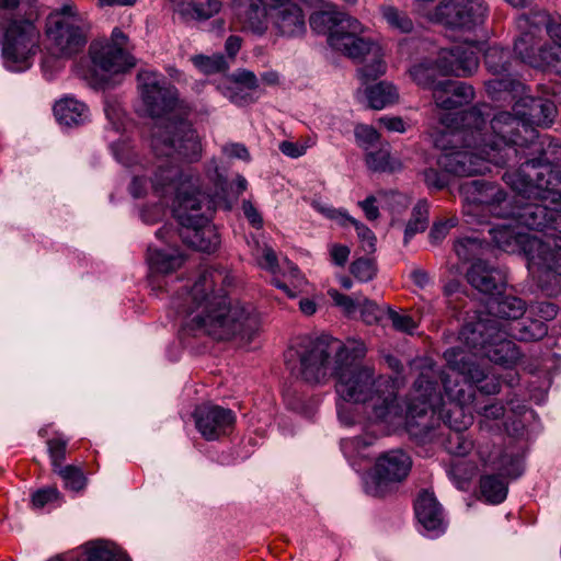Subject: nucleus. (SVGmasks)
Segmentation results:
<instances>
[{"label": "nucleus", "instance_id": "052dcab7", "mask_svg": "<svg viewBox=\"0 0 561 561\" xmlns=\"http://www.w3.org/2000/svg\"><path fill=\"white\" fill-rule=\"evenodd\" d=\"M229 81L247 89H255L257 87L255 75L248 70H238Z\"/></svg>", "mask_w": 561, "mask_h": 561}, {"label": "nucleus", "instance_id": "4c0bfd02", "mask_svg": "<svg viewBox=\"0 0 561 561\" xmlns=\"http://www.w3.org/2000/svg\"><path fill=\"white\" fill-rule=\"evenodd\" d=\"M428 226V204L422 199L412 209L411 218L404 230V243H408L416 233L423 232Z\"/></svg>", "mask_w": 561, "mask_h": 561}, {"label": "nucleus", "instance_id": "cd10ccee", "mask_svg": "<svg viewBox=\"0 0 561 561\" xmlns=\"http://www.w3.org/2000/svg\"><path fill=\"white\" fill-rule=\"evenodd\" d=\"M467 279L472 287L486 295L500 294L506 283L502 271L484 261H477L471 265Z\"/></svg>", "mask_w": 561, "mask_h": 561}, {"label": "nucleus", "instance_id": "2eb2a0df", "mask_svg": "<svg viewBox=\"0 0 561 561\" xmlns=\"http://www.w3.org/2000/svg\"><path fill=\"white\" fill-rule=\"evenodd\" d=\"M2 57L11 71H23L31 67L38 48L39 34L27 20H13L3 25Z\"/></svg>", "mask_w": 561, "mask_h": 561}, {"label": "nucleus", "instance_id": "0e129e2a", "mask_svg": "<svg viewBox=\"0 0 561 561\" xmlns=\"http://www.w3.org/2000/svg\"><path fill=\"white\" fill-rule=\"evenodd\" d=\"M328 295L331 297L334 304L342 308L346 313H352L355 311L356 304L351 297L343 295L333 288L328 290Z\"/></svg>", "mask_w": 561, "mask_h": 561}, {"label": "nucleus", "instance_id": "79ce46f5", "mask_svg": "<svg viewBox=\"0 0 561 561\" xmlns=\"http://www.w3.org/2000/svg\"><path fill=\"white\" fill-rule=\"evenodd\" d=\"M55 472L62 479L65 488L71 491H81L87 485V478L82 469L77 466H64Z\"/></svg>", "mask_w": 561, "mask_h": 561}, {"label": "nucleus", "instance_id": "1a4fd4ad", "mask_svg": "<svg viewBox=\"0 0 561 561\" xmlns=\"http://www.w3.org/2000/svg\"><path fill=\"white\" fill-rule=\"evenodd\" d=\"M348 346L329 335L297 339L285 353L288 369L297 378L317 385L335 376V366L347 357Z\"/></svg>", "mask_w": 561, "mask_h": 561}, {"label": "nucleus", "instance_id": "72a5a7b5", "mask_svg": "<svg viewBox=\"0 0 561 561\" xmlns=\"http://www.w3.org/2000/svg\"><path fill=\"white\" fill-rule=\"evenodd\" d=\"M369 107L382 110L386 106L394 104L399 99L397 88L387 81H381L375 85L368 87L365 91Z\"/></svg>", "mask_w": 561, "mask_h": 561}, {"label": "nucleus", "instance_id": "864d4df0", "mask_svg": "<svg viewBox=\"0 0 561 561\" xmlns=\"http://www.w3.org/2000/svg\"><path fill=\"white\" fill-rule=\"evenodd\" d=\"M529 312L543 321H551L558 314V307L550 301L534 302L529 306Z\"/></svg>", "mask_w": 561, "mask_h": 561}, {"label": "nucleus", "instance_id": "f704fd0d", "mask_svg": "<svg viewBox=\"0 0 561 561\" xmlns=\"http://www.w3.org/2000/svg\"><path fill=\"white\" fill-rule=\"evenodd\" d=\"M476 412L480 416L479 430L485 433H500L502 431L500 421L505 414V407L501 402H491Z\"/></svg>", "mask_w": 561, "mask_h": 561}, {"label": "nucleus", "instance_id": "58836bf2", "mask_svg": "<svg viewBox=\"0 0 561 561\" xmlns=\"http://www.w3.org/2000/svg\"><path fill=\"white\" fill-rule=\"evenodd\" d=\"M382 18L386 20V22L392 27L401 33H410L413 30V22L409 18V15L400 11L393 5H382L380 8Z\"/></svg>", "mask_w": 561, "mask_h": 561}, {"label": "nucleus", "instance_id": "603ef678", "mask_svg": "<svg viewBox=\"0 0 561 561\" xmlns=\"http://www.w3.org/2000/svg\"><path fill=\"white\" fill-rule=\"evenodd\" d=\"M313 141L307 140L305 142H294L284 140L278 145L279 151L289 158H299L307 152V149L313 146Z\"/></svg>", "mask_w": 561, "mask_h": 561}, {"label": "nucleus", "instance_id": "bf43d9fd", "mask_svg": "<svg viewBox=\"0 0 561 561\" xmlns=\"http://www.w3.org/2000/svg\"><path fill=\"white\" fill-rule=\"evenodd\" d=\"M48 19H62L75 23L85 24L83 19L77 13V9L72 3L64 4L58 11L51 13Z\"/></svg>", "mask_w": 561, "mask_h": 561}, {"label": "nucleus", "instance_id": "13d9d810", "mask_svg": "<svg viewBox=\"0 0 561 561\" xmlns=\"http://www.w3.org/2000/svg\"><path fill=\"white\" fill-rule=\"evenodd\" d=\"M389 318L396 330L411 334L416 328L415 321L408 314H401L396 311L389 312Z\"/></svg>", "mask_w": 561, "mask_h": 561}, {"label": "nucleus", "instance_id": "dca6fc26", "mask_svg": "<svg viewBox=\"0 0 561 561\" xmlns=\"http://www.w3.org/2000/svg\"><path fill=\"white\" fill-rule=\"evenodd\" d=\"M523 146L516 145L517 153H511V160L517 159L519 167L515 170H507L505 173H513L514 179H525L537 182L539 169L549 167L553 172H561L557 165L561 161V144L550 138H543L540 142L534 140L530 135L526 136Z\"/></svg>", "mask_w": 561, "mask_h": 561}, {"label": "nucleus", "instance_id": "f8f14e48", "mask_svg": "<svg viewBox=\"0 0 561 561\" xmlns=\"http://www.w3.org/2000/svg\"><path fill=\"white\" fill-rule=\"evenodd\" d=\"M548 21V12L543 10H533L519 15L516 20L518 36L514 42V53L520 61L534 68L552 69L561 45L540 44L538 30L540 24Z\"/></svg>", "mask_w": 561, "mask_h": 561}, {"label": "nucleus", "instance_id": "a878e982", "mask_svg": "<svg viewBox=\"0 0 561 561\" xmlns=\"http://www.w3.org/2000/svg\"><path fill=\"white\" fill-rule=\"evenodd\" d=\"M419 523L430 533L431 537H437L445 533L447 522L444 511L433 493L422 491L414 504Z\"/></svg>", "mask_w": 561, "mask_h": 561}, {"label": "nucleus", "instance_id": "39448f33", "mask_svg": "<svg viewBox=\"0 0 561 561\" xmlns=\"http://www.w3.org/2000/svg\"><path fill=\"white\" fill-rule=\"evenodd\" d=\"M365 353L363 343L348 346L347 357L335 366L336 393L346 402L364 404L371 422L394 424L403 419V409L387 378L376 375L371 367L354 363Z\"/></svg>", "mask_w": 561, "mask_h": 561}, {"label": "nucleus", "instance_id": "4be33fe9", "mask_svg": "<svg viewBox=\"0 0 561 561\" xmlns=\"http://www.w3.org/2000/svg\"><path fill=\"white\" fill-rule=\"evenodd\" d=\"M87 25L62 19H48L47 50L57 58H70L87 44Z\"/></svg>", "mask_w": 561, "mask_h": 561}, {"label": "nucleus", "instance_id": "ddd939ff", "mask_svg": "<svg viewBox=\"0 0 561 561\" xmlns=\"http://www.w3.org/2000/svg\"><path fill=\"white\" fill-rule=\"evenodd\" d=\"M463 201V214L469 218L468 222L482 224L485 214L496 218H506L514 213L511 208L512 201L507 199L505 191L495 183L482 180L465 182L459 188Z\"/></svg>", "mask_w": 561, "mask_h": 561}, {"label": "nucleus", "instance_id": "c9c22d12", "mask_svg": "<svg viewBox=\"0 0 561 561\" xmlns=\"http://www.w3.org/2000/svg\"><path fill=\"white\" fill-rule=\"evenodd\" d=\"M409 73L412 80L423 89L434 91V85L439 81L436 79L438 71L432 58H424L420 62L413 65Z\"/></svg>", "mask_w": 561, "mask_h": 561}, {"label": "nucleus", "instance_id": "4d7b16f0", "mask_svg": "<svg viewBox=\"0 0 561 561\" xmlns=\"http://www.w3.org/2000/svg\"><path fill=\"white\" fill-rule=\"evenodd\" d=\"M422 175L424 183L431 190H442L447 185L446 176L434 168H426Z\"/></svg>", "mask_w": 561, "mask_h": 561}, {"label": "nucleus", "instance_id": "c756f323", "mask_svg": "<svg viewBox=\"0 0 561 561\" xmlns=\"http://www.w3.org/2000/svg\"><path fill=\"white\" fill-rule=\"evenodd\" d=\"M54 114L59 124L68 127L84 124L90 117L89 107L72 96H65L57 101Z\"/></svg>", "mask_w": 561, "mask_h": 561}, {"label": "nucleus", "instance_id": "5fc2aeb1", "mask_svg": "<svg viewBox=\"0 0 561 561\" xmlns=\"http://www.w3.org/2000/svg\"><path fill=\"white\" fill-rule=\"evenodd\" d=\"M355 137L360 147L368 148L379 140L377 130L368 125H358L355 127Z\"/></svg>", "mask_w": 561, "mask_h": 561}, {"label": "nucleus", "instance_id": "a211bd4d", "mask_svg": "<svg viewBox=\"0 0 561 561\" xmlns=\"http://www.w3.org/2000/svg\"><path fill=\"white\" fill-rule=\"evenodd\" d=\"M484 64L493 76L485 82L486 92L492 100H514L524 92L525 84L514 77L510 50L499 46L489 47L484 54Z\"/></svg>", "mask_w": 561, "mask_h": 561}, {"label": "nucleus", "instance_id": "a19ab883", "mask_svg": "<svg viewBox=\"0 0 561 561\" xmlns=\"http://www.w3.org/2000/svg\"><path fill=\"white\" fill-rule=\"evenodd\" d=\"M465 431L450 430L445 440L446 450L455 456H466L473 448V443L469 439Z\"/></svg>", "mask_w": 561, "mask_h": 561}, {"label": "nucleus", "instance_id": "f3484780", "mask_svg": "<svg viewBox=\"0 0 561 561\" xmlns=\"http://www.w3.org/2000/svg\"><path fill=\"white\" fill-rule=\"evenodd\" d=\"M505 102L514 103V114L507 113L519 123L514 137L517 141L513 144V148H515L516 145L523 146V141L527 140L526 136L528 135H530L531 138L537 137L536 130L531 125L550 127L558 115L557 106L552 101L529 95L526 87L524 92L518 94L514 100L507 98Z\"/></svg>", "mask_w": 561, "mask_h": 561}, {"label": "nucleus", "instance_id": "f257e3e1", "mask_svg": "<svg viewBox=\"0 0 561 561\" xmlns=\"http://www.w3.org/2000/svg\"><path fill=\"white\" fill-rule=\"evenodd\" d=\"M151 148L156 157L151 187L160 196L174 198L180 238L197 251L215 252L220 238L209 216L225 198V181L218 176L214 193L202 192L193 170H183L175 163L180 159L193 162L201 158L202 144L196 130L183 119L156 123Z\"/></svg>", "mask_w": 561, "mask_h": 561}, {"label": "nucleus", "instance_id": "aec40b11", "mask_svg": "<svg viewBox=\"0 0 561 561\" xmlns=\"http://www.w3.org/2000/svg\"><path fill=\"white\" fill-rule=\"evenodd\" d=\"M412 461L402 450H391L380 456L375 465L374 474L365 482V491L371 496H383L392 484L404 480L411 469Z\"/></svg>", "mask_w": 561, "mask_h": 561}, {"label": "nucleus", "instance_id": "9b49d317", "mask_svg": "<svg viewBox=\"0 0 561 561\" xmlns=\"http://www.w3.org/2000/svg\"><path fill=\"white\" fill-rule=\"evenodd\" d=\"M506 324L492 318L466 323L459 339L476 356H484L500 365H512L519 358L515 343L507 340Z\"/></svg>", "mask_w": 561, "mask_h": 561}, {"label": "nucleus", "instance_id": "473e14b6", "mask_svg": "<svg viewBox=\"0 0 561 561\" xmlns=\"http://www.w3.org/2000/svg\"><path fill=\"white\" fill-rule=\"evenodd\" d=\"M525 310V302L514 296H504L489 301V311L497 318L496 320H518Z\"/></svg>", "mask_w": 561, "mask_h": 561}, {"label": "nucleus", "instance_id": "37998d69", "mask_svg": "<svg viewBox=\"0 0 561 561\" xmlns=\"http://www.w3.org/2000/svg\"><path fill=\"white\" fill-rule=\"evenodd\" d=\"M193 65L203 73L211 75L224 71L228 68V64L222 55H196L191 58Z\"/></svg>", "mask_w": 561, "mask_h": 561}, {"label": "nucleus", "instance_id": "393cba45", "mask_svg": "<svg viewBox=\"0 0 561 561\" xmlns=\"http://www.w3.org/2000/svg\"><path fill=\"white\" fill-rule=\"evenodd\" d=\"M432 98L438 108L449 111L470 103L474 99V90L468 83L445 79L434 85Z\"/></svg>", "mask_w": 561, "mask_h": 561}, {"label": "nucleus", "instance_id": "5701e85b", "mask_svg": "<svg viewBox=\"0 0 561 561\" xmlns=\"http://www.w3.org/2000/svg\"><path fill=\"white\" fill-rule=\"evenodd\" d=\"M433 60L442 76L469 77L479 67L478 48L473 42L443 48Z\"/></svg>", "mask_w": 561, "mask_h": 561}, {"label": "nucleus", "instance_id": "e2e57ef3", "mask_svg": "<svg viewBox=\"0 0 561 561\" xmlns=\"http://www.w3.org/2000/svg\"><path fill=\"white\" fill-rule=\"evenodd\" d=\"M543 30L547 32L554 45H561V23H554L552 18L548 14L547 23L540 24L538 30V38L540 39Z\"/></svg>", "mask_w": 561, "mask_h": 561}, {"label": "nucleus", "instance_id": "4468645a", "mask_svg": "<svg viewBox=\"0 0 561 561\" xmlns=\"http://www.w3.org/2000/svg\"><path fill=\"white\" fill-rule=\"evenodd\" d=\"M484 0H442L430 13V20L458 34H472L481 27L488 15Z\"/></svg>", "mask_w": 561, "mask_h": 561}, {"label": "nucleus", "instance_id": "a18cd8bd", "mask_svg": "<svg viewBox=\"0 0 561 561\" xmlns=\"http://www.w3.org/2000/svg\"><path fill=\"white\" fill-rule=\"evenodd\" d=\"M350 271L359 282H369L375 277L377 267L374 260L359 257L351 264Z\"/></svg>", "mask_w": 561, "mask_h": 561}, {"label": "nucleus", "instance_id": "ea45409f", "mask_svg": "<svg viewBox=\"0 0 561 561\" xmlns=\"http://www.w3.org/2000/svg\"><path fill=\"white\" fill-rule=\"evenodd\" d=\"M366 164L370 170L378 172H393L401 168L399 160L391 158L390 153L383 149L369 152L366 156Z\"/></svg>", "mask_w": 561, "mask_h": 561}, {"label": "nucleus", "instance_id": "412c9836", "mask_svg": "<svg viewBox=\"0 0 561 561\" xmlns=\"http://www.w3.org/2000/svg\"><path fill=\"white\" fill-rule=\"evenodd\" d=\"M490 468L499 474H486L480 480L481 495L491 504L502 503L507 495V482L504 478H517L523 472L520 458L507 453L496 451L486 460Z\"/></svg>", "mask_w": 561, "mask_h": 561}, {"label": "nucleus", "instance_id": "338daca9", "mask_svg": "<svg viewBox=\"0 0 561 561\" xmlns=\"http://www.w3.org/2000/svg\"><path fill=\"white\" fill-rule=\"evenodd\" d=\"M380 314H381V311L378 308V306L375 302L365 299L363 309H362L363 320L368 324H373V323H376L380 319Z\"/></svg>", "mask_w": 561, "mask_h": 561}, {"label": "nucleus", "instance_id": "2f4dec72", "mask_svg": "<svg viewBox=\"0 0 561 561\" xmlns=\"http://www.w3.org/2000/svg\"><path fill=\"white\" fill-rule=\"evenodd\" d=\"M510 336L524 341L534 342L543 339L548 334V327L538 319H526L506 324Z\"/></svg>", "mask_w": 561, "mask_h": 561}, {"label": "nucleus", "instance_id": "c03bdc74", "mask_svg": "<svg viewBox=\"0 0 561 561\" xmlns=\"http://www.w3.org/2000/svg\"><path fill=\"white\" fill-rule=\"evenodd\" d=\"M482 242L474 237L459 238L454 243L457 256L462 261H469L481 251Z\"/></svg>", "mask_w": 561, "mask_h": 561}, {"label": "nucleus", "instance_id": "e433bc0d", "mask_svg": "<svg viewBox=\"0 0 561 561\" xmlns=\"http://www.w3.org/2000/svg\"><path fill=\"white\" fill-rule=\"evenodd\" d=\"M87 561H130V559L114 543L91 542L87 547Z\"/></svg>", "mask_w": 561, "mask_h": 561}, {"label": "nucleus", "instance_id": "3c124183", "mask_svg": "<svg viewBox=\"0 0 561 561\" xmlns=\"http://www.w3.org/2000/svg\"><path fill=\"white\" fill-rule=\"evenodd\" d=\"M218 89L221 91L224 96H226L234 104L243 105L249 100V94L244 91V89L229 80H227L224 84H220Z\"/></svg>", "mask_w": 561, "mask_h": 561}, {"label": "nucleus", "instance_id": "7c9ffc66", "mask_svg": "<svg viewBox=\"0 0 561 561\" xmlns=\"http://www.w3.org/2000/svg\"><path fill=\"white\" fill-rule=\"evenodd\" d=\"M148 263L150 271L156 274H169L180 268L184 262L183 255L178 250L164 251L149 247Z\"/></svg>", "mask_w": 561, "mask_h": 561}, {"label": "nucleus", "instance_id": "49530a36", "mask_svg": "<svg viewBox=\"0 0 561 561\" xmlns=\"http://www.w3.org/2000/svg\"><path fill=\"white\" fill-rule=\"evenodd\" d=\"M355 227L357 237L362 243V248L367 253H374L376 251V236L375 233L364 224L357 221L353 217L347 221Z\"/></svg>", "mask_w": 561, "mask_h": 561}, {"label": "nucleus", "instance_id": "8fccbe9b", "mask_svg": "<svg viewBox=\"0 0 561 561\" xmlns=\"http://www.w3.org/2000/svg\"><path fill=\"white\" fill-rule=\"evenodd\" d=\"M311 205L318 213H320L321 215L331 220H335L339 225L343 227H345L347 225V221L351 219V216L345 210L336 209L319 201H313Z\"/></svg>", "mask_w": 561, "mask_h": 561}, {"label": "nucleus", "instance_id": "6ab92c4d", "mask_svg": "<svg viewBox=\"0 0 561 561\" xmlns=\"http://www.w3.org/2000/svg\"><path fill=\"white\" fill-rule=\"evenodd\" d=\"M137 80L142 104L151 117H163L179 105L178 90L163 75L141 70Z\"/></svg>", "mask_w": 561, "mask_h": 561}, {"label": "nucleus", "instance_id": "de8ad7c7", "mask_svg": "<svg viewBox=\"0 0 561 561\" xmlns=\"http://www.w3.org/2000/svg\"><path fill=\"white\" fill-rule=\"evenodd\" d=\"M67 444L68 442L62 438H53L47 442L48 453L51 459L54 471H57V469L64 467L62 462L66 458Z\"/></svg>", "mask_w": 561, "mask_h": 561}, {"label": "nucleus", "instance_id": "423d86ee", "mask_svg": "<svg viewBox=\"0 0 561 561\" xmlns=\"http://www.w3.org/2000/svg\"><path fill=\"white\" fill-rule=\"evenodd\" d=\"M502 179L516 193L507 214L517 225L531 230H551L549 234L561 237V172L543 167L537 173V182L514 179L513 173H504ZM545 233L541 239H545Z\"/></svg>", "mask_w": 561, "mask_h": 561}, {"label": "nucleus", "instance_id": "6e6552de", "mask_svg": "<svg viewBox=\"0 0 561 561\" xmlns=\"http://www.w3.org/2000/svg\"><path fill=\"white\" fill-rule=\"evenodd\" d=\"M489 229L494 244L505 252L522 249L528 260V270L538 286L551 296L558 291V276H561V237L546 234L545 239L518 230L520 225L512 217Z\"/></svg>", "mask_w": 561, "mask_h": 561}, {"label": "nucleus", "instance_id": "0eeeda50", "mask_svg": "<svg viewBox=\"0 0 561 561\" xmlns=\"http://www.w3.org/2000/svg\"><path fill=\"white\" fill-rule=\"evenodd\" d=\"M310 26L329 34V45L344 56L363 61L358 75L364 82L385 75L387 65L380 45L366 34L367 28L355 18L337 10L317 11L310 16Z\"/></svg>", "mask_w": 561, "mask_h": 561}, {"label": "nucleus", "instance_id": "bb28decb", "mask_svg": "<svg viewBox=\"0 0 561 561\" xmlns=\"http://www.w3.org/2000/svg\"><path fill=\"white\" fill-rule=\"evenodd\" d=\"M90 56L94 67L106 73H121L135 66L134 57L117 45H91Z\"/></svg>", "mask_w": 561, "mask_h": 561}, {"label": "nucleus", "instance_id": "f03ea898", "mask_svg": "<svg viewBox=\"0 0 561 561\" xmlns=\"http://www.w3.org/2000/svg\"><path fill=\"white\" fill-rule=\"evenodd\" d=\"M448 370L438 373L433 365L425 367L414 382L412 397L407 403V425L413 435L432 438L427 423L419 421L431 411L438 412L449 430L466 431L473 422L470 407L476 385L484 394L500 392L497 378L471 360L460 347L445 351Z\"/></svg>", "mask_w": 561, "mask_h": 561}, {"label": "nucleus", "instance_id": "774afa93", "mask_svg": "<svg viewBox=\"0 0 561 561\" xmlns=\"http://www.w3.org/2000/svg\"><path fill=\"white\" fill-rule=\"evenodd\" d=\"M242 210L253 227L261 228L263 226V218L251 202L244 201L242 204Z\"/></svg>", "mask_w": 561, "mask_h": 561}, {"label": "nucleus", "instance_id": "20e7f679", "mask_svg": "<svg viewBox=\"0 0 561 561\" xmlns=\"http://www.w3.org/2000/svg\"><path fill=\"white\" fill-rule=\"evenodd\" d=\"M220 272L203 271L193 286L172 299V308L182 318L184 329L209 335L217 341H250L260 328L251 305L231 301L221 288Z\"/></svg>", "mask_w": 561, "mask_h": 561}, {"label": "nucleus", "instance_id": "09e8293b", "mask_svg": "<svg viewBox=\"0 0 561 561\" xmlns=\"http://www.w3.org/2000/svg\"><path fill=\"white\" fill-rule=\"evenodd\" d=\"M457 225L456 218L440 219L433 224L428 233L430 242L438 245L448 234L449 230Z\"/></svg>", "mask_w": 561, "mask_h": 561}, {"label": "nucleus", "instance_id": "680f3d73", "mask_svg": "<svg viewBox=\"0 0 561 561\" xmlns=\"http://www.w3.org/2000/svg\"><path fill=\"white\" fill-rule=\"evenodd\" d=\"M331 261L337 266H344L348 260L351 250L347 245L333 243L329 248Z\"/></svg>", "mask_w": 561, "mask_h": 561}, {"label": "nucleus", "instance_id": "c85d7f7f", "mask_svg": "<svg viewBox=\"0 0 561 561\" xmlns=\"http://www.w3.org/2000/svg\"><path fill=\"white\" fill-rule=\"evenodd\" d=\"M221 9L219 0L179 1L174 4V12L185 22H201L216 15Z\"/></svg>", "mask_w": 561, "mask_h": 561}, {"label": "nucleus", "instance_id": "6e6d98bb", "mask_svg": "<svg viewBox=\"0 0 561 561\" xmlns=\"http://www.w3.org/2000/svg\"><path fill=\"white\" fill-rule=\"evenodd\" d=\"M59 497L57 488L49 486L36 491L32 495V504L36 508H43L46 504L56 501Z\"/></svg>", "mask_w": 561, "mask_h": 561}, {"label": "nucleus", "instance_id": "69168bd1", "mask_svg": "<svg viewBox=\"0 0 561 561\" xmlns=\"http://www.w3.org/2000/svg\"><path fill=\"white\" fill-rule=\"evenodd\" d=\"M257 263L262 268L275 273L278 264L274 250L267 245L262 249V257L257 259Z\"/></svg>", "mask_w": 561, "mask_h": 561}, {"label": "nucleus", "instance_id": "9d476101", "mask_svg": "<svg viewBox=\"0 0 561 561\" xmlns=\"http://www.w3.org/2000/svg\"><path fill=\"white\" fill-rule=\"evenodd\" d=\"M244 27L263 35L270 25L277 35L297 37L305 33L306 21L301 7L295 0H248Z\"/></svg>", "mask_w": 561, "mask_h": 561}, {"label": "nucleus", "instance_id": "7ed1b4c3", "mask_svg": "<svg viewBox=\"0 0 561 561\" xmlns=\"http://www.w3.org/2000/svg\"><path fill=\"white\" fill-rule=\"evenodd\" d=\"M482 107L474 106L461 114H449L440 123L449 131L436 140L443 152L437 164L446 173L457 176H473L491 171V165L505 167L516 142L518 121L507 111H501L491 117Z\"/></svg>", "mask_w": 561, "mask_h": 561}, {"label": "nucleus", "instance_id": "b1692460", "mask_svg": "<svg viewBox=\"0 0 561 561\" xmlns=\"http://www.w3.org/2000/svg\"><path fill=\"white\" fill-rule=\"evenodd\" d=\"M193 417L196 430L206 440H216L227 435L236 422V415L230 409L211 403L197 405Z\"/></svg>", "mask_w": 561, "mask_h": 561}]
</instances>
